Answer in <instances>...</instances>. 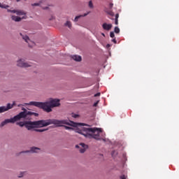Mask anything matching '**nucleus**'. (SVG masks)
Here are the masks:
<instances>
[{"label": "nucleus", "mask_w": 179, "mask_h": 179, "mask_svg": "<svg viewBox=\"0 0 179 179\" xmlns=\"http://www.w3.org/2000/svg\"><path fill=\"white\" fill-rule=\"evenodd\" d=\"M12 20H14V22H20L23 19H26V16H23L22 17L16 16V15H13L11 17Z\"/></svg>", "instance_id": "obj_12"}, {"label": "nucleus", "mask_w": 179, "mask_h": 179, "mask_svg": "<svg viewBox=\"0 0 179 179\" xmlns=\"http://www.w3.org/2000/svg\"><path fill=\"white\" fill-rule=\"evenodd\" d=\"M59 121H66V123H62L59 126L58 124H55L56 127H64L65 129H69L71 131H75L76 132V129L78 128H83L82 127H85L86 125L85 124L83 123H78L75 122L73 121L68 120H59Z\"/></svg>", "instance_id": "obj_5"}, {"label": "nucleus", "mask_w": 179, "mask_h": 179, "mask_svg": "<svg viewBox=\"0 0 179 179\" xmlns=\"http://www.w3.org/2000/svg\"><path fill=\"white\" fill-rule=\"evenodd\" d=\"M0 8H2L3 9H6V8H9V6H8L6 4H1L0 3Z\"/></svg>", "instance_id": "obj_21"}, {"label": "nucleus", "mask_w": 179, "mask_h": 179, "mask_svg": "<svg viewBox=\"0 0 179 179\" xmlns=\"http://www.w3.org/2000/svg\"><path fill=\"white\" fill-rule=\"evenodd\" d=\"M19 127H26V122H19L16 123Z\"/></svg>", "instance_id": "obj_18"}, {"label": "nucleus", "mask_w": 179, "mask_h": 179, "mask_svg": "<svg viewBox=\"0 0 179 179\" xmlns=\"http://www.w3.org/2000/svg\"><path fill=\"white\" fill-rule=\"evenodd\" d=\"M76 148L80 149V153H85L86 152V149H87V145L81 143L79 145H76Z\"/></svg>", "instance_id": "obj_10"}, {"label": "nucleus", "mask_w": 179, "mask_h": 179, "mask_svg": "<svg viewBox=\"0 0 179 179\" xmlns=\"http://www.w3.org/2000/svg\"><path fill=\"white\" fill-rule=\"evenodd\" d=\"M65 26H67L68 27H69V29H71V27H72V24L71 23L70 21H67V22L65 23Z\"/></svg>", "instance_id": "obj_23"}, {"label": "nucleus", "mask_w": 179, "mask_h": 179, "mask_svg": "<svg viewBox=\"0 0 179 179\" xmlns=\"http://www.w3.org/2000/svg\"><path fill=\"white\" fill-rule=\"evenodd\" d=\"M29 152L30 151L27 150V151L23 152V153H29Z\"/></svg>", "instance_id": "obj_33"}, {"label": "nucleus", "mask_w": 179, "mask_h": 179, "mask_svg": "<svg viewBox=\"0 0 179 179\" xmlns=\"http://www.w3.org/2000/svg\"><path fill=\"white\" fill-rule=\"evenodd\" d=\"M102 36H105L106 35L104 34H102Z\"/></svg>", "instance_id": "obj_36"}, {"label": "nucleus", "mask_w": 179, "mask_h": 179, "mask_svg": "<svg viewBox=\"0 0 179 179\" xmlns=\"http://www.w3.org/2000/svg\"><path fill=\"white\" fill-rule=\"evenodd\" d=\"M54 125H61V124H68L66 121H59L58 120L55 119H49V120H38V121H26L25 122V128L28 129V131H30V129H33V128L38 127V128H43L44 127H48V125L51 124Z\"/></svg>", "instance_id": "obj_1"}, {"label": "nucleus", "mask_w": 179, "mask_h": 179, "mask_svg": "<svg viewBox=\"0 0 179 179\" xmlns=\"http://www.w3.org/2000/svg\"><path fill=\"white\" fill-rule=\"evenodd\" d=\"M110 37H111V38H114L115 37V35L114 34V32H113V31L110 32Z\"/></svg>", "instance_id": "obj_25"}, {"label": "nucleus", "mask_w": 179, "mask_h": 179, "mask_svg": "<svg viewBox=\"0 0 179 179\" xmlns=\"http://www.w3.org/2000/svg\"><path fill=\"white\" fill-rule=\"evenodd\" d=\"M100 92H98L96 94H94V97H99V96H100Z\"/></svg>", "instance_id": "obj_30"}, {"label": "nucleus", "mask_w": 179, "mask_h": 179, "mask_svg": "<svg viewBox=\"0 0 179 179\" xmlns=\"http://www.w3.org/2000/svg\"><path fill=\"white\" fill-rule=\"evenodd\" d=\"M118 17H120V14L117 13L115 17V24L118 25Z\"/></svg>", "instance_id": "obj_17"}, {"label": "nucleus", "mask_w": 179, "mask_h": 179, "mask_svg": "<svg viewBox=\"0 0 179 179\" xmlns=\"http://www.w3.org/2000/svg\"><path fill=\"white\" fill-rule=\"evenodd\" d=\"M13 106H15V103L10 104L8 103L6 106H1L0 107V114H2V113H5L6 111H9L11 108H13Z\"/></svg>", "instance_id": "obj_7"}, {"label": "nucleus", "mask_w": 179, "mask_h": 179, "mask_svg": "<svg viewBox=\"0 0 179 179\" xmlns=\"http://www.w3.org/2000/svg\"><path fill=\"white\" fill-rule=\"evenodd\" d=\"M50 20H52V18H50Z\"/></svg>", "instance_id": "obj_37"}, {"label": "nucleus", "mask_w": 179, "mask_h": 179, "mask_svg": "<svg viewBox=\"0 0 179 179\" xmlns=\"http://www.w3.org/2000/svg\"><path fill=\"white\" fill-rule=\"evenodd\" d=\"M76 132L83 135L85 138H88V139L93 138L96 139V141H100L101 139L100 138L101 129L81 127L76 129Z\"/></svg>", "instance_id": "obj_2"}, {"label": "nucleus", "mask_w": 179, "mask_h": 179, "mask_svg": "<svg viewBox=\"0 0 179 179\" xmlns=\"http://www.w3.org/2000/svg\"><path fill=\"white\" fill-rule=\"evenodd\" d=\"M120 179H127V176H125V175H122L120 176Z\"/></svg>", "instance_id": "obj_28"}, {"label": "nucleus", "mask_w": 179, "mask_h": 179, "mask_svg": "<svg viewBox=\"0 0 179 179\" xmlns=\"http://www.w3.org/2000/svg\"><path fill=\"white\" fill-rule=\"evenodd\" d=\"M88 6L90 9H93V8H94V6L93 5V1H92V0L89 1Z\"/></svg>", "instance_id": "obj_19"}, {"label": "nucleus", "mask_w": 179, "mask_h": 179, "mask_svg": "<svg viewBox=\"0 0 179 179\" xmlns=\"http://www.w3.org/2000/svg\"><path fill=\"white\" fill-rule=\"evenodd\" d=\"M114 31H115V33L118 34V33H120V28L118 27H115L114 29Z\"/></svg>", "instance_id": "obj_24"}, {"label": "nucleus", "mask_w": 179, "mask_h": 179, "mask_svg": "<svg viewBox=\"0 0 179 179\" xmlns=\"http://www.w3.org/2000/svg\"><path fill=\"white\" fill-rule=\"evenodd\" d=\"M102 27H103V30H107L108 31L109 30H111V28L113 27V24L103 23L102 24Z\"/></svg>", "instance_id": "obj_11"}, {"label": "nucleus", "mask_w": 179, "mask_h": 179, "mask_svg": "<svg viewBox=\"0 0 179 179\" xmlns=\"http://www.w3.org/2000/svg\"><path fill=\"white\" fill-rule=\"evenodd\" d=\"M39 150H40V148H36V147H33V148H31L30 152H31L32 153H38Z\"/></svg>", "instance_id": "obj_15"}, {"label": "nucleus", "mask_w": 179, "mask_h": 179, "mask_svg": "<svg viewBox=\"0 0 179 179\" xmlns=\"http://www.w3.org/2000/svg\"><path fill=\"white\" fill-rule=\"evenodd\" d=\"M112 41L114 43V44H117V40L115 38H113Z\"/></svg>", "instance_id": "obj_32"}, {"label": "nucleus", "mask_w": 179, "mask_h": 179, "mask_svg": "<svg viewBox=\"0 0 179 179\" xmlns=\"http://www.w3.org/2000/svg\"><path fill=\"white\" fill-rule=\"evenodd\" d=\"M90 12H88L87 13H85L83 15H78L75 17L74 22H78V19H80L82 17L87 16Z\"/></svg>", "instance_id": "obj_14"}, {"label": "nucleus", "mask_w": 179, "mask_h": 179, "mask_svg": "<svg viewBox=\"0 0 179 179\" xmlns=\"http://www.w3.org/2000/svg\"><path fill=\"white\" fill-rule=\"evenodd\" d=\"M22 110L23 112H20L18 115L14 116L13 118L5 120L1 123L0 127H5V125H6V124H9V122L11 124H15L16 121H20V120H22V118H24L25 120H30V117H31V115L38 117V113H37L28 111L24 108H23Z\"/></svg>", "instance_id": "obj_4"}, {"label": "nucleus", "mask_w": 179, "mask_h": 179, "mask_svg": "<svg viewBox=\"0 0 179 179\" xmlns=\"http://www.w3.org/2000/svg\"><path fill=\"white\" fill-rule=\"evenodd\" d=\"M45 1H47V0H41L40 3H32L31 6H40V4L43 3V2H44Z\"/></svg>", "instance_id": "obj_16"}, {"label": "nucleus", "mask_w": 179, "mask_h": 179, "mask_svg": "<svg viewBox=\"0 0 179 179\" xmlns=\"http://www.w3.org/2000/svg\"><path fill=\"white\" fill-rule=\"evenodd\" d=\"M72 117L73 118H78L79 117V115H76V114H72Z\"/></svg>", "instance_id": "obj_26"}, {"label": "nucleus", "mask_w": 179, "mask_h": 179, "mask_svg": "<svg viewBox=\"0 0 179 179\" xmlns=\"http://www.w3.org/2000/svg\"><path fill=\"white\" fill-rule=\"evenodd\" d=\"M20 36L22 37L23 40H24V41H26V43H28L29 47H34L35 43L34 42L30 41V38H29V36H27V35H23L22 33L20 34Z\"/></svg>", "instance_id": "obj_8"}, {"label": "nucleus", "mask_w": 179, "mask_h": 179, "mask_svg": "<svg viewBox=\"0 0 179 179\" xmlns=\"http://www.w3.org/2000/svg\"><path fill=\"white\" fill-rule=\"evenodd\" d=\"M28 106H34L35 107H38V108H42L46 113H51L52 111V108L59 107L61 103H59V99H51L46 102L31 101L28 103Z\"/></svg>", "instance_id": "obj_3"}, {"label": "nucleus", "mask_w": 179, "mask_h": 179, "mask_svg": "<svg viewBox=\"0 0 179 179\" xmlns=\"http://www.w3.org/2000/svg\"><path fill=\"white\" fill-rule=\"evenodd\" d=\"M17 2H20V0H16Z\"/></svg>", "instance_id": "obj_34"}, {"label": "nucleus", "mask_w": 179, "mask_h": 179, "mask_svg": "<svg viewBox=\"0 0 179 179\" xmlns=\"http://www.w3.org/2000/svg\"><path fill=\"white\" fill-rule=\"evenodd\" d=\"M72 59L74 61H77V62H80V61H82V57H80L79 55H73V56H72Z\"/></svg>", "instance_id": "obj_13"}, {"label": "nucleus", "mask_w": 179, "mask_h": 179, "mask_svg": "<svg viewBox=\"0 0 179 179\" xmlns=\"http://www.w3.org/2000/svg\"><path fill=\"white\" fill-rule=\"evenodd\" d=\"M106 13H108V15H110V16H114V12H113L111 10H106Z\"/></svg>", "instance_id": "obj_22"}, {"label": "nucleus", "mask_w": 179, "mask_h": 179, "mask_svg": "<svg viewBox=\"0 0 179 179\" xmlns=\"http://www.w3.org/2000/svg\"><path fill=\"white\" fill-rule=\"evenodd\" d=\"M8 12L10 13H16L18 16H25L26 19H27V16H26L27 13L24 10H7Z\"/></svg>", "instance_id": "obj_6"}, {"label": "nucleus", "mask_w": 179, "mask_h": 179, "mask_svg": "<svg viewBox=\"0 0 179 179\" xmlns=\"http://www.w3.org/2000/svg\"><path fill=\"white\" fill-rule=\"evenodd\" d=\"M99 104V101H97L96 102H95L94 103V107H97V105Z\"/></svg>", "instance_id": "obj_29"}, {"label": "nucleus", "mask_w": 179, "mask_h": 179, "mask_svg": "<svg viewBox=\"0 0 179 179\" xmlns=\"http://www.w3.org/2000/svg\"><path fill=\"white\" fill-rule=\"evenodd\" d=\"M113 6H114V4L113 3H110L109 4V9H113Z\"/></svg>", "instance_id": "obj_27"}, {"label": "nucleus", "mask_w": 179, "mask_h": 179, "mask_svg": "<svg viewBox=\"0 0 179 179\" xmlns=\"http://www.w3.org/2000/svg\"><path fill=\"white\" fill-rule=\"evenodd\" d=\"M17 65V66H20L21 68H29V66H31V64L24 62V60L23 59L18 60Z\"/></svg>", "instance_id": "obj_9"}, {"label": "nucleus", "mask_w": 179, "mask_h": 179, "mask_svg": "<svg viewBox=\"0 0 179 179\" xmlns=\"http://www.w3.org/2000/svg\"><path fill=\"white\" fill-rule=\"evenodd\" d=\"M107 47H110V44H108V45H107Z\"/></svg>", "instance_id": "obj_35"}, {"label": "nucleus", "mask_w": 179, "mask_h": 179, "mask_svg": "<svg viewBox=\"0 0 179 179\" xmlns=\"http://www.w3.org/2000/svg\"><path fill=\"white\" fill-rule=\"evenodd\" d=\"M47 129H35L34 131H35L36 132H44L45 131H47Z\"/></svg>", "instance_id": "obj_20"}, {"label": "nucleus", "mask_w": 179, "mask_h": 179, "mask_svg": "<svg viewBox=\"0 0 179 179\" xmlns=\"http://www.w3.org/2000/svg\"><path fill=\"white\" fill-rule=\"evenodd\" d=\"M22 176H19V177L20 178V177H22Z\"/></svg>", "instance_id": "obj_38"}, {"label": "nucleus", "mask_w": 179, "mask_h": 179, "mask_svg": "<svg viewBox=\"0 0 179 179\" xmlns=\"http://www.w3.org/2000/svg\"><path fill=\"white\" fill-rule=\"evenodd\" d=\"M42 9H43L44 10H47V9H49L48 6H45V7H42Z\"/></svg>", "instance_id": "obj_31"}]
</instances>
